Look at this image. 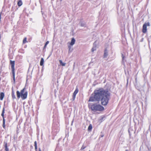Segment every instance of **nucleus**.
<instances>
[{"mask_svg": "<svg viewBox=\"0 0 151 151\" xmlns=\"http://www.w3.org/2000/svg\"><path fill=\"white\" fill-rule=\"evenodd\" d=\"M110 93L107 90L100 88L94 91L89 98V102H94L101 100V104L104 106L106 105L109 99Z\"/></svg>", "mask_w": 151, "mask_h": 151, "instance_id": "f257e3e1", "label": "nucleus"}, {"mask_svg": "<svg viewBox=\"0 0 151 151\" xmlns=\"http://www.w3.org/2000/svg\"><path fill=\"white\" fill-rule=\"evenodd\" d=\"M88 106L92 111L94 112H101L103 111L104 109L103 106L96 103L89 104Z\"/></svg>", "mask_w": 151, "mask_h": 151, "instance_id": "f03ea898", "label": "nucleus"}, {"mask_svg": "<svg viewBox=\"0 0 151 151\" xmlns=\"http://www.w3.org/2000/svg\"><path fill=\"white\" fill-rule=\"evenodd\" d=\"M25 88H24L21 90L20 92L17 91L16 92L17 97L19 99L21 97L22 100H24L27 98V92L25 91Z\"/></svg>", "mask_w": 151, "mask_h": 151, "instance_id": "7ed1b4c3", "label": "nucleus"}, {"mask_svg": "<svg viewBox=\"0 0 151 151\" xmlns=\"http://www.w3.org/2000/svg\"><path fill=\"white\" fill-rule=\"evenodd\" d=\"M10 63L11 66V68H12V77L13 78V81L14 83H15V61H12V60H10Z\"/></svg>", "mask_w": 151, "mask_h": 151, "instance_id": "20e7f679", "label": "nucleus"}, {"mask_svg": "<svg viewBox=\"0 0 151 151\" xmlns=\"http://www.w3.org/2000/svg\"><path fill=\"white\" fill-rule=\"evenodd\" d=\"M5 108L4 107L3 108L2 113L1 114V116L3 118V124H2V127L4 129H5L6 128V125H5V119L4 116V114L5 112Z\"/></svg>", "mask_w": 151, "mask_h": 151, "instance_id": "39448f33", "label": "nucleus"}, {"mask_svg": "<svg viewBox=\"0 0 151 151\" xmlns=\"http://www.w3.org/2000/svg\"><path fill=\"white\" fill-rule=\"evenodd\" d=\"M150 24L149 22L145 23L143 25L142 32L143 33H146L147 32V26H149Z\"/></svg>", "mask_w": 151, "mask_h": 151, "instance_id": "423d86ee", "label": "nucleus"}, {"mask_svg": "<svg viewBox=\"0 0 151 151\" xmlns=\"http://www.w3.org/2000/svg\"><path fill=\"white\" fill-rule=\"evenodd\" d=\"M78 88H76L75 90L73 93V99L74 100L75 99L76 94L78 93Z\"/></svg>", "mask_w": 151, "mask_h": 151, "instance_id": "0eeeda50", "label": "nucleus"}, {"mask_svg": "<svg viewBox=\"0 0 151 151\" xmlns=\"http://www.w3.org/2000/svg\"><path fill=\"white\" fill-rule=\"evenodd\" d=\"M108 55V53L107 51V50L106 49L104 50V58H106Z\"/></svg>", "mask_w": 151, "mask_h": 151, "instance_id": "6e6552de", "label": "nucleus"}, {"mask_svg": "<svg viewBox=\"0 0 151 151\" xmlns=\"http://www.w3.org/2000/svg\"><path fill=\"white\" fill-rule=\"evenodd\" d=\"M4 147H5V151H9V149L8 148V147L7 145V143H4Z\"/></svg>", "mask_w": 151, "mask_h": 151, "instance_id": "1a4fd4ad", "label": "nucleus"}, {"mask_svg": "<svg viewBox=\"0 0 151 151\" xmlns=\"http://www.w3.org/2000/svg\"><path fill=\"white\" fill-rule=\"evenodd\" d=\"M75 39L74 38H72L71 40V42L70 43V45L72 46L73 45L75 44Z\"/></svg>", "mask_w": 151, "mask_h": 151, "instance_id": "9d476101", "label": "nucleus"}, {"mask_svg": "<svg viewBox=\"0 0 151 151\" xmlns=\"http://www.w3.org/2000/svg\"><path fill=\"white\" fill-rule=\"evenodd\" d=\"M44 63V60L43 58H42L41 59L40 63V65L41 66H42L43 65Z\"/></svg>", "mask_w": 151, "mask_h": 151, "instance_id": "9b49d317", "label": "nucleus"}, {"mask_svg": "<svg viewBox=\"0 0 151 151\" xmlns=\"http://www.w3.org/2000/svg\"><path fill=\"white\" fill-rule=\"evenodd\" d=\"M12 98L13 99H16V96L14 94V93L13 90L12 91Z\"/></svg>", "mask_w": 151, "mask_h": 151, "instance_id": "f8f14e48", "label": "nucleus"}, {"mask_svg": "<svg viewBox=\"0 0 151 151\" xmlns=\"http://www.w3.org/2000/svg\"><path fill=\"white\" fill-rule=\"evenodd\" d=\"M22 1L21 0H19L18 3H17V5L18 6H20L21 5H22Z\"/></svg>", "mask_w": 151, "mask_h": 151, "instance_id": "ddd939ff", "label": "nucleus"}, {"mask_svg": "<svg viewBox=\"0 0 151 151\" xmlns=\"http://www.w3.org/2000/svg\"><path fill=\"white\" fill-rule=\"evenodd\" d=\"M92 128V126L91 124H90L88 127V131H91Z\"/></svg>", "mask_w": 151, "mask_h": 151, "instance_id": "4468645a", "label": "nucleus"}, {"mask_svg": "<svg viewBox=\"0 0 151 151\" xmlns=\"http://www.w3.org/2000/svg\"><path fill=\"white\" fill-rule=\"evenodd\" d=\"M61 65L63 66H65V63H63L62 61L61 60H59V61Z\"/></svg>", "mask_w": 151, "mask_h": 151, "instance_id": "2eb2a0df", "label": "nucleus"}, {"mask_svg": "<svg viewBox=\"0 0 151 151\" xmlns=\"http://www.w3.org/2000/svg\"><path fill=\"white\" fill-rule=\"evenodd\" d=\"M27 42V38L25 37L24 39L23 40V44H24V43H26Z\"/></svg>", "mask_w": 151, "mask_h": 151, "instance_id": "dca6fc26", "label": "nucleus"}, {"mask_svg": "<svg viewBox=\"0 0 151 151\" xmlns=\"http://www.w3.org/2000/svg\"><path fill=\"white\" fill-rule=\"evenodd\" d=\"M86 147H85V146H83V145L81 149V150H83L86 148Z\"/></svg>", "mask_w": 151, "mask_h": 151, "instance_id": "f3484780", "label": "nucleus"}, {"mask_svg": "<svg viewBox=\"0 0 151 151\" xmlns=\"http://www.w3.org/2000/svg\"><path fill=\"white\" fill-rule=\"evenodd\" d=\"M34 146L35 147H37V143L36 141H35L34 142Z\"/></svg>", "mask_w": 151, "mask_h": 151, "instance_id": "a211bd4d", "label": "nucleus"}, {"mask_svg": "<svg viewBox=\"0 0 151 151\" xmlns=\"http://www.w3.org/2000/svg\"><path fill=\"white\" fill-rule=\"evenodd\" d=\"M95 50H96L95 48H94L93 47L91 49V51L92 52H93Z\"/></svg>", "mask_w": 151, "mask_h": 151, "instance_id": "6ab92c4d", "label": "nucleus"}, {"mask_svg": "<svg viewBox=\"0 0 151 151\" xmlns=\"http://www.w3.org/2000/svg\"><path fill=\"white\" fill-rule=\"evenodd\" d=\"M49 43V41H47L46 42L45 45H47Z\"/></svg>", "mask_w": 151, "mask_h": 151, "instance_id": "aec40b11", "label": "nucleus"}, {"mask_svg": "<svg viewBox=\"0 0 151 151\" xmlns=\"http://www.w3.org/2000/svg\"><path fill=\"white\" fill-rule=\"evenodd\" d=\"M46 46H47V45H45V46H44V47L43 49H44L46 47Z\"/></svg>", "mask_w": 151, "mask_h": 151, "instance_id": "412c9836", "label": "nucleus"}, {"mask_svg": "<svg viewBox=\"0 0 151 151\" xmlns=\"http://www.w3.org/2000/svg\"><path fill=\"white\" fill-rule=\"evenodd\" d=\"M35 149L36 151H37V147H35Z\"/></svg>", "mask_w": 151, "mask_h": 151, "instance_id": "4be33fe9", "label": "nucleus"}, {"mask_svg": "<svg viewBox=\"0 0 151 151\" xmlns=\"http://www.w3.org/2000/svg\"><path fill=\"white\" fill-rule=\"evenodd\" d=\"M122 57L123 59H124V57L123 54L122 55Z\"/></svg>", "mask_w": 151, "mask_h": 151, "instance_id": "5701e85b", "label": "nucleus"}, {"mask_svg": "<svg viewBox=\"0 0 151 151\" xmlns=\"http://www.w3.org/2000/svg\"><path fill=\"white\" fill-rule=\"evenodd\" d=\"M39 151H41V150L40 148L39 149Z\"/></svg>", "mask_w": 151, "mask_h": 151, "instance_id": "b1692460", "label": "nucleus"}, {"mask_svg": "<svg viewBox=\"0 0 151 151\" xmlns=\"http://www.w3.org/2000/svg\"><path fill=\"white\" fill-rule=\"evenodd\" d=\"M81 26H84V25H82V24L81 25Z\"/></svg>", "mask_w": 151, "mask_h": 151, "instance_id": "393cba45", "label": "nucleus"}]
</instances>
